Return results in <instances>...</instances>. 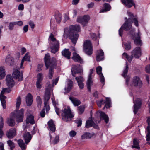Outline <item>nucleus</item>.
<instances>
[{"label": "nucleus", "mask_w": 150, "mask_h": 150, "mask_svg": "<svg viewBox=\"0 0 150 150\" xmlns=\"http://www.w3.org/2000/svg\"><path fill=\"white\" fill-rule=\"evenodd\" d=\"M76 123L77 124V127L81 126L82 125V120L81 118H79L75 121Z\"/></svg>", "instance_id": "obj_56"}, {"label": "nucleus", "mask_w": 150, "mask_h": 150, "mask_svg": "<svg viewBox=\"0 0 150 150\" xmlns=\"http://www.w3.org/2000/svg\"><path fill=\"white\" fill-rule=\"evenodd\" d=\"M133 85L135 86H138L139 88H141L142 83L141 80L137 76L134 77L133 79Z\"/></svg>", "instance_id": "obj_21"}, {"label": "nucleus", "mask_w": 150, "mask_h": 150, "mask_svg": "<svg viewBox=\"0 0 150 150\" xmlns=\"http://www.w3.org/2000/svg\"><path fill=\"white\" fill-rule=\"evenodd\" d=\"M104 9L100 11V13H103L109 11L111 8V6L110 5L107 3H105L104 4Z\"/></svg>", "instance_id": "obj_42"}, {"label": "nucleus", "mask_w": 150, "mask_h": 150, "mask_svg": "<svg viewBox=\"0 0 150 150\" xmlns=\"http://www.w3.org/2000/svg\"><path fill=\"white\" fill-rule=\"evenodd\" d=\"M78 85L79 86V88L81 89H82L84 87V84L83 82H80L78 83Z\"/></svg>", "instance_id": "obj_61"}, {"label": "nucleus", "mask_w": 150, "mask_h": 150, "mask_svg": "<svg viewBox=\"0 0 150 150\" xmlns=\"http://www.w3.org/2000/svg\"><path fill=\"white\" fill-rule=\"evenodd\" d=\"M6 82L7 86L9 87H12L14 85L13 80L10 75H7L6 78Z\"/></svg>", "instance_id": "obj_23"}, {"label": "nucleus", "mask_w": 150, "mask_h": 150, "mask_svg": "<svg viewBox=\"0 0 150 150\" xmlns=\"http://www.w3.org/2000/svg\"><path fill=\"white\" fill-rule=\"evenodd\" d=\"M45 115V109L43 108L41 111L40 113V115L42 117H44Z\"/></svg>", "instance_id": "obj_59"}, {"label": "nucleus", "mask_w": 150, "mask_h": 150, "mask_svg": "<svg viewBox=\"0 0 150 150\" xmlns=\"http://www.w3.org/2000/svg\"><path fill=\"white\" fill-rule=\"evenodd\" d=\"M15 22H11L9 23V29L10 30H12L15 25H16Z\"/></svg>", "instance_id": "obj_54"}, {"label": "nucleus", "mask_w": 150, "mask_h": 150, "mask_svg": "<svg viewBox=\"0 0 150 150\" xmlns=\"http://www.w3.org/2000/svg\"><path fill=\"white\" fill-rule=\"evenodd\" d=\"M72 59L75 61L80 63L81 64L83 63V61L82 59L77 53L74 52L73 53Z\"/></svg>", "instance_id": "obj_26"}, {"label": "nucleus", "mask_w": 150, "mask_h": 150, "mask_svg": "<svg viewBox=\"0 0 150 150\" xmlns=\"http://www.w3.org/2000/svg\"><path fill=\"white\" fill-rule=\"evenodd\" d=\"M24 110L23 109H21L19 110L13 112L15 115V118H16V121L20 122H22L24 117Z\"/></svg>", "instance_id": "obj_10"}, {"label": "nucleus", "mask_w": 150, "mask_h": 150, "mask_svg": "<svg viewBox=\"0 0 150 150\" xmlns=\"http://www.w3.org/2000/svg\"><path fill=\"white\" fill-rule=\"evenodd\" d=\"M55 112L59 116V113L61 114L63 120L66 122L71 121L72 118L74 117V115L71 112L70 108L68 107L64 109L61 111L59 109L57 106L55 107Z\"/></svg>", "instance_id": "obj_3"}, {"label": "nucleus", "mask_w": 150, "mask_h": 150, "mask_svg": "<svg viewBox=\"0 0 150 150\" xmlns=\"http://www.w3.org/2000/svg\"><path fill=\"white\" fill-rule=\"evenodd\" d=\"M128 67L127 64V62L126 64V67L125 69L123 71V73L122 74V75L124 78H126V83L127 85H128V82L130 79V77H129L128 76H127L126 77L128 71Z\"/></svg>", "instance_id": "obj_25"}, {"label": "nucleus", "mask_w": 150, "mask_h": 150, "mask_svg": "<svg viewBox=\"0 0 150 150\" xmlns=\"http://www.w3.org/2000/svg\"><path fill=\"white\" fill-rule=\"evenodd\" d=\"M47 87L45 89V92L44 96V107L45 108L46 111L48 112L50 110V108L49 105V100L50 98V92L52 90V85L50 82H48L47 83Z\"/></svg>", "instance_id": "obj_4"}, {"label": "nucleus", "mask_w": 150, "mask_h": 150, "mask_svg": "<svg viewBox=\"0 0 150 150\" xmlns=\"http://www.w3.org/2000/svg\"><path fill=\"white\" fill-rule=\"evenodd\" d=\"M131 28V18L128 19L125 23L122 26L119 30L120 36H122V35L123 30L127 31Z\"/></svg>", "instance_id": "obj_6"}, {"label": "nucleus", "mask_w": 150, "mask_h": 150, "mask_svg": "<svg viewBox=\"0 0 150 150\" xmlns=\"http://www.w3.org/2000/svg\"><path fill=\"white\" fill-rule=\"evenodd\" d=\"M22 60H23V61H28L29 62L30 61V57L26 54L23 57Z\"/></svg>", "instance_id": "obj_52"}, {"label": "nucleus", "mask_w": 150, "mask_h": 150, "mask_svg": "<svg viewBox=\"0 0 150 150\" xmlns=\"http://www.w3.org/2000/svg\"><path fill=\"white\" fill-rule=\"evenodd\" d=\"M96 58L97 61L104 59V52L102 50H98L96 53Z\"/></svg>", "instance_id": "obj_22"}, {"label": "nucleus", "mask_w": 150, "mask_h": 150, "mask_svg": "<svg viewBox=\"0 0 150 150\" xmlns=\"http://www.w3.org/2000/svg\"><path fill=\"white\" fill-rule=\"evenodd\" d=\"M26 114L27 117L26 122V123H30L31 124H34L35 123L34 119V116L30 113V110H27Z\"/></svg>", "instance_id": "obj_18"}, {"label": "nucleus", "mask_w": 150, "mask_h": 150, "mask_svg": "<svg viewBox=\"0 0 150 150\" xmlns=\"http://www.w3.org/2000/svg\"><path fill=\"white\" fill-rule=\"evenodd\" d=\"M11 91V90L9 88H3L1 91L0 94V99L1 101V105L4 109H5L6 107V102L5 99L6 97L4 95V94L6 93H9Z\"/></svg>", "instance_id": "obj_8"}, {"label": "nucleus", "mask_w": 150, "mask_h": 150, "mask_svg": "<svg viewBox=\"0 0 150 150\" xmlns=\"http://www.w3.org/2000/svg\"><path fill=\"white\" fill-rule=\"evenodd\" d=\"M100 79L101 82L104 85V83L105 82V79L104 77L103 76V75L102 74H100L99 75Z\"/></svg>", "instance_id": "obj_57"}, {"label": "nucleus", "mask_w": 150, "mask_h": 150, "mask_svg": "<svg viewBox=\"0 0 150 150\" xmlns=\"http://www.w3.org/2000/svg\"><path fill=\"white\" fill-rule=\"evenodd\" d=\"M147 122L149 125L146 129V140L147 142L146 144H150V117H148L147 120Z\"/></svg>", "instance_id": "obj_15"}, {"label": "nucleus", "mask_w": 150, "mask_h": 150, "mask_svg": "<svg viewBox=\"0 0 150 150\" xmlns=\"http://www.w3.org/2000/svg\"><path fill=\"white\" fill-rule=\"evenodd\" d=\"M77 11L76 10L74 9L73 11L72 12V14L73 15V18H74L75 17H76L77 16Z\"/></svg>", "instance_id": "obj_64"}, {"label": "nucleus", "mask_w": 150, "mask_h": 150, "mask_svg": "<svg viewBox=\"0 0 150 150\" xmlns=\"http://www.w3.org/2000/svg\"><path fill=\"white\" fill-rule=\"evenodd\" d=\"M85 108V106L83 105H81L78 107V113L79 114H82L84 111Z\"/></svg>", "instance_id": "obj_43"}, {"label": "nucleus", "mask_w": 150, "mask_h": 150, "mask_svg": "<svg viewBox=\"0 0 150 150\" xmlns=\"http://www.w3.org/2000/svg\"><path fill=\"white\" fill-rule=\"evenodd\" d=\"M48 124L50 130L53 132H55L56 129V127L52 120H51L49 121L48 122Z\"/></svg>", "instance_id": "obj_33"}, {"label": "nucleus", "mask_w": 150, "mask_h": 150, "mask_svg": "<svg viewBox=\"0 0 150 150\" xmlns=\"http://www.w3.org/2000/svg\"><path fill=\"white\" fill-rule=\"evenodd\" d=\"M46 69H49L48 73V78L51 79L53 77L54 73V69L56 66V60L55 58L53 57L50 59V57L48 54H45L44 57Z\"/></svg>", "instance_id": "obj_2"}, {"label": "nucleus", "mask_w": 150, "mask_h": 150, "mask_svg": "<svg viewBox=\"0 0 150 150\" xmlns=\"http://www.w3.org/2000/svg\"><path fill=\"white\" fill-rule=\"evenodd\" d=\"M49 39L52 41L51 44L53 45L52 46L50 47L51 52L52 53L55 54L58 51L59 47V41L56 40L54 37V35L52 33H51L49 36Z\"/></svg>", "instance_id": "obj_5"}, {"label": "nucleus", "mask_w": 150, "mask_h": 150, "mask_svg": "<svg viewBox=\"0 0 150 150\" xmlns=\"http://www.w3.org/2000/svg\"><path fill=\"white\" fill-rule=\"evenodd\" d=\"M15 24L19 26H22L23 24V22L21 21H18L15 22Z\"/></svg>", "instance_id": "obj_63"}, {"label": "nucleus", "mask_w": 150, "mask_h": 150, "mask_svg": "<svg viewBox=\"0 0 150 150\" xmlns=\"http://www.w3.org/2000/svg\"><path fill=\"white\" fill-rule=\"evenodd\" d=\"M21 103V98L20 96H18L17 99L16 103V110H18Z\"/></svg>", "instance_id": "obj_47"}, {"label": "nucleus", "mask_w": 150, "mask_h": 150, "mask_svg": "<svg viewBox=\"0 0 150 150\" xmlns=\"http://www.w3.org/2000/svg\"><path fill=\"white\" fill-rule=\"evenodd\" d=\"M91 38L92 40H95L96 39L97 36L96 35L93 33H91L90 34Z\"/></svg>", "instance_id": "obj_58"}, {"label": "nucleus", "mask_w": 150, "mask_h": 150, "mask_svg": "<svg viewBox=\"0 0 150 150\" xmlns=\"http://www.w3.org/2000/svg\"><path fill=\"white\" fill-rule=\"evenodd\" d=\"M105 103V105L103 109H104L105 107H106L107 108L110 107L111 104V101L110 98L108 97L106 98V101L103 100H100L97 101V104L98 106L100 107H101L102 104Z\"/></svg>", "instance_id": "obj_13"}, {"label": "nucleus", "mask_w": 150, "mask_h": 150, "mask_svg": "<svg viewBox=\"0 0 150 150\" xmlns=\"http://www.w3.org/2000/svg\"><path fill=\"white\" fill-rule=\"evenodd\" d=\"M100 118L101 120H104L106 123H108L109 121L108 116L103 112H100Z\"/></svg>", "instance_id": "obj_34"}, {"label": "nucleus", "mask_w": 150, "mask_h": 150, "mask_svg": "<svg viewBox=\"0 0 150 150\" xmlns=\"http://www.w3.org/2000/svg\"><path fill=\"white\" fill-rule=\"evenodd\" d=\"M93 72V69H91L90 70V73L88 75V79L87 82V88L89 91L91 92V86L93 83L92 74Z\"/></svg>", "instance_id": "obj_20"}, {"label": "nucleus", "mask_w": 150, "mask_h": 150, "mask_svg": "<svg viewBox=\"0 0 150 150\" xmlns=\"http://www.w3.org/2000/svg\"><path fill=\"white\" fill-rule=\"evenodd\" d=\"M4 126V120L3 119L2 117H0V138H1L2 136L4 135L3 132L2 130V129L3 127Z\"/></svg>", "instance_id": "obj_38"}, {"label": "nucleus", "mask_w": 150, "mask_h": 150, "mask_svg": "<svg viewBox=\"0 0 150 150\" xmlns=\"http://www.w3.org/2000/svg\"><path fill=\"white\" fill-rule=\"evenodd\" d=\"M132 54L133 57L137 58H139L141 55V49L139 47H136L133 50Z\"/></svg>", "instance_id": "obj_24"}, {"label": "nucleus", "mask_w": 150, "mask_h": 150, "mask_svg": "<svg viewBox=\"0 0 150 150\" xmlns=\"http://www.w3.org/2000/svg\"><path fill=\"white\" fill-rule=\"evenodd\" d=\"M17 143L19 147L22 150H25L26 148V145L22 139H20L17 140Z\"/></svg>", "instance_id": "obj_35"}, {"label": "nucleus", "mask_w": 150, "mask_h": 150, "mask_svg": "<svg viewBox=\"0 0 150 150\" xmlns=\"http://www.w3.org/2000/svg\"><path fill=\"white\" fill-rule=\"evenodd\" d=\"M26 103L28 106H30L33 101V96L30 93H29L26 97Z\"/></svg>", "instance_id": "obj_31"}, {"label": "nucleus", "mask_w": 150, "mask_h": 150, "mask_svg": "<svg viewBox=\"0 0 150 150\" xmlns=\"http://www.w3.org/2000/svg\"><path fill=\"white\" fill-rule=\"evenodd\" d=\"M73 85V82L71 80H69L68 84V86L65 88L64 93H67L71 89Z\"/></svg>", "instance_id": "obj_37"}, {"label": "nucleus", "mask_w": 150, "mask_h": 150, "mask_svg": "<svg viewBox=\"0 0 150 150\" xmlns=\"http://www.w3.org/2000/svg\"><path fill=\"white\" fill-rule=\"evenodd\" d=\"M62 56L66 57L68 59H70L71 52L69 51V49H64V50L62 52Z\"/></svg>", "instance_id": "obj_30"}, {"label": "nucleus", "mask_w": 150, "mask_h": 150, "mask_svg": "<svg viewBox=\"0 0 150 150\" xmlns=\"http://www.w3.org/2000/svg\"><path fill=\"white\" fill-rule=\"evenodd\" d=\"M133 112L134 114H136L141 108L142 102L140 99L137 98L135 100L133 99Z\"/></svg>", "instance_id": "obj_11"}, {"label": "nucleus", "mask_w": 150, "mask_h": 150, "mask_svg": "<svg viewBox=\"0 0 150 150\" xmlns=\"http://www.w3.org/2000/svg\"><path fill=\"white\" fill-rule=\"evenodd\" d=\"M122 56L123 58H126L129 62H131V58L129 57L128 55L126 53H124L122 54Z\"/></svg>", "instance_id": "obj_50"}, {"label": "nucleus", "mask_w": 150, "mask_h": 150, "mask_svg": "<svg viewBox=\"0 0 150 150\" xmlns=\"http://www.w3.org/2000/svg\"><path fill=\"white\" fill-rule=\"evenodd\" d=\"M80 27L77 25H73L70 26L69 28H65L64 29L63 35L64 38H67L69 37L71 41L74 44H76L79 37V35L76 31H80Z\"/></svg>", "instance_id": "obj_1"}, {"label": "nucleus", "mask_w": 150, "mask_h": 150, "mask_svg": "<svg viewBox=\"0 0 150 150\" xmlns=\"http://www.w3.org/2000/svg\"><path fill=\"white\" fill-rule=\"evenodd\" d=\"M59 136H56L52 141V143L54 144H55L58 143L59 141Z\"/></svg>", "instance_id": "obj_55"}, {"label": "nucleus", "mask_w": 150, "mask_h": 150, "mask_svg": "<svg viewBox=\"0 0 150 150\" xmlns=\"http://www.w3.org/2000/svg\"><path fill=\"white\" fill-rule=\"evenodd\" d=\"M62 16L60 13L57 14L55 15V18L57 23H59L61 20Z\"/></svg>", "instance_id": "obj_46"}, {"label": "nucleus", "mask_w": 150, "mask_h": 150, "mask_svg": "<svg viewBox=\"0 0 150 150\" xmlns=\"http://www.w3.org/2000/svg\"><path fill=\"white\" fill-rule=\"evenodd\" d=\"M41 82L37 81L36 82V85L37 88H38L40 89L42 87V86L41 84Z\"/></svg>", "instance_id": "obj_62"}, {"label": "nucleus", "mask_w": 150, "mask_h": 150, "mask_svg": "<svg viewBox=\"0 0 150 150\" xmlns=\"http://www.w3.org/2000/svg\"><path fill=\"white\" fill-rule=\"evenodd\" d=\"M7 143L10 148H14L15 145L14 143L11 140H9L7 141Z\"/></svg>", "instance_id": "obj_44"}, {"label": "nucleus", "mask_w": 150, "mask_h": 150, "mask_svg": "<svg viewBox=\"0 0 150 150\" xmlns=\"http://www.w3.org/2000/svg\"><path fill=\"white\" fill-rule=\"evenodd\" d=\"M90 19L89 16L88 15H84L83 16H79L77 19V21L79 23H81L83 25H86Z\"/></svg>", "instance_id": "obj_12"}, {"label": "nucleus", "mask_w": 150, "mask_h": 150, "mask_svg": "<svg viewBox=\"0 0 150 150\" xmlns=\"http://www.w3.org/2000/svg\"><path fill=\"white\" fill-rule=\"evenodd\" d=\"M82 70L81 67L80 65H74L71 69L72 75L75 77V75L79 73H81Z\"/></svg>", "instance_id": "obj_14"}, {"label": "nucleus", "mask_w": 150, "mask_h": 150, "mask_svg": "<svg viewBox=\"0 0 150 150\" xmlns=\"http://www.w3.org/2000/svg\"><path fill=\"white\" fill-rule=\"evenodd\" d=\"M42 75L41 73H39L38 74L37 76V81L42 82L43 80Z\"/></svg>", "instance_id": "obj_45"}, {"label": "nucleus", "mask_w": 150, "mask_h": 150, "mask_svg": "<svg viewBox=\"0 0 150 150\" xmlns=\"http://www.w3.org/2000/svg\"><path fill=\"white\" fill-rule=\"evenodd\" d=\"M95 135V134L94 133H91L89 132H85L81 136V139H90Z\"/></svg>", "instance_id": "obj_29"}, {"label": "nucleus", "mask_w": 150, "mask_h": 150, "mask_svg": "<svg viewBox=\"0 0 150 150\" xmlns=\"http://www.w3.org/2000/svg\"><path fill=\"white\" fill-rule=\"evenodd\" d=\"M23 137L26 144H28L31 140L32 136L28 132H25L23 135Z\"/></svg>", "instance_id": "obj_28"}, {"label": "nucleus", "mask_w": 150, "mask_h": 150, "mask_svg": "<svg viewBox=\"0 0 150 150\" xmlns=\"http://www.w3.org/2000/svg\"><path fill=\"white\" fill-rule=\"evenodd\" d=\"M6 135L9 139L13 138L16 134V130L14 128H11L6 132Z\"/></svg>", "instance_id": "obj_19"}, {"label": "nucleus", "mask_w": 150, "mask_h": 150, "mask_svg": "<svg viewBox=\"0 0 150 150\" xmlns=\"http://www.w3.org/2000/svg\"><path fill=\"white\" fill-rule=\"evenodd\" d=\"M6 62L10 66L13 65L14 63V59L10 55H9L6 57Z\"/></svg>", "instance_id": "obj_32"}, {"label": "nucleus", "mask_w": 150, "mask_h": 150, "mask_svg": "<svg viewBox=\"0 0 150 150\" xmlns=\"http://www.w3.org/2000/svg\"><path fill=\"white\" fill-rule=\"evenodd\" d=\"M140 33L138 31L137 33L132 34V39L133 40L134 42L137 46H141L142 45V42L141 40V37L140 35Z\"/></svg>", "instance_id": "obj_9"}, {"label": "nucleus", "mask_w": 150, "mask_h": 150, "mask_svg": "<svg viewBox=\"0 0 150 150\" xmlns=\"http://www.w3.org/2000/svg\"><path fill=\"white\" fill-rule=\"evenodd\" d=\"M76 134V133L74 131L72 130L69 133V135L71 137H74L75 136Z\"/></svg>", "instance_id": "obj_60"}, {"label": "nucleus", "mask_w": 150, "mask_h": 150, "mask_svg": "<svg viewBox=\"0 0 150 150\" xmlns=\"http://www.w3.org/2000/svg\"><path fill=\"white\" fill-rule=\"evenodd\" d=\"M132 23H133L136 27H138V18L136 15L134 16L132 14Z\"/></svg>", "instance_id": "obj_40"}, {"label": "nucleus", "mask_w": 150, "mask_h": 150, "mask_svg": "<svg viewBox=\"0 0 150 150\" xmlns=\"http://www.w3.org/2000/svg\"><path fill=\"white\" fill-rule=\"evenodd\" d=\"M83 50L85 53L87 55H91L92 54V44L90 40H87L84 42Z\"/></svg>", "instance_id": "obj_7"}, {"label": "nucleus", "mask_w": 150, "mask_h": 150, "mask_svg": "<svg viewBox=\"0 0 150 150\" xmlns=\"http://www.w3.org/2000/svg\"><path fill=\"white\" fill-rule=\"evenodd\" d=\"M12 75L14 79H18V81H21L23 80V74L20 73L18 70H16L14 71Z\"/></svg>", "instance_id": "obj_16"}, {"label": "nucleus", "mask_w": 150, "mask_h": 150, "mask_svg": "<svg viewBox=\"0 0 150 150\" xmlns=\"http://www.w3.org/2000/svg\"><path fill=\"white\" fill-rule=\"evenodd\" d=\"M91 116L89 118L90 120H88L86 121L85 127L86 128H88L92 127L93 125L94 124V122L91 119Z\"/></svg>", "instance_id": "obj_39"}, {"label": "nucleus", "mask_w": 150, "mask_h": 150, "mask_svg": "<svg viewBox=\"0 0 150 150\" xmlns=\"http://www.w3.org/2000/svg\"><path fill=\"white\" fill-rule=\"evenodd\" d=\"M124 48L126 50H128L131 49V43L128 42L124 45Z\"/></svg>", "instance_id": "obj_48"}, {"label": "nucleus", "mask_w": 150, "mask_h": 150, "mask_svg": "<svg viewBox=\"0 0 150 150\" xmlns=\"http://www.w3.org/2000/svg\"><path fill=\"white\" fill-rule=\"evenodd\" d=\"M36 100L38 105V106L41 107L42 103L41 99L39 96H38L36 98Z\"/></svg>", "instance_id": "obj_51"}, {"label": "nucleus", "mask_w": 150, "mask_h": 150, "mask_svg": "<svg viewBox=\"0 0 150 150\" xmlns=\"http://www.w3.org/2000/svg\"><path fill=\"white\" fill-rule=\"evenodd\" d=\"M139 140L137 138H134L133 140V145L132 146V148H134L138 150L140 149Z\"/></svg>", "instance_id": "obj_36"}, {"label": "nucleus", "mask_w": 150, "mask_h": 150, "mask_svg": "<svg viewBox=\"0 0 150 150\" xmlns=\"http://www.w3.org/2000/svg\"><path fill=\"white\" fill-rule=\"evenodd\" d=\"M69 99L74 106H77L81 104V102L80 100L72 96L70 97Z\"/></svg>", "instance_id": "obj_27"}, {"label": "nucleus", "mask_w": 150, "mask_h": 150, "mask_svg": "<svg viewBox=\"0 0 150 150\" xmlns=\"http://www.w3.org/2000/svg\"><path fill=\"white\" fill-rule=\"evenodd\" d=\"M15 118V114L13 112H12L9 118L7 119V123L8 125L11 127H13L15 125V122L14 120Z\"/></svg>", "instance_id": "obj_17"}, {"label": "nucleus", "mask_w": 150, "mask_h": 150, "mask_svg": "<svg viewBox=\"0 0 150 150\" xmlns=\"http://www.w3.org/2000/svg\"><path fill=\"white\" fill-rule=\"evenodd\" d=\"M122 3L126 7L130 8L131 7V0H121Z\"/></svg>", "instance_id": "obj_41"}, {"label": "nucleus", "mask_w": 150, "mask_h": 150, "mask_svg": "<svg viewBox=\"0 0 150 150\" xmlns=\"http://www.w3.org/2000/svg\"><path fill=\"white\" fill-rule=\"evenodd\" d=\"M75 79L77 81L78 83L81 82H83L84 81V79L83 77L81 76H76L75 78Z\"/></svg>", "instance_id": "obj_49"}, {"label": "nucleus", "mask_w": 150, "mask_h": 150, "mask_svg": "<svg viewBox=\"0 0 150 150\" xmlns=\"http://www.w3.org/2000/svg\"><path fill=\"white\" fill-rule=\"evenodd\" d=\"M102 70V67L100 66H99L96 68V71L97 74L98 75H100V74H102L101 72Z\"/></svg>", "instance_id": "obj_53"}]
</instances>
